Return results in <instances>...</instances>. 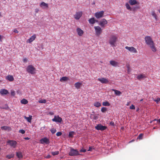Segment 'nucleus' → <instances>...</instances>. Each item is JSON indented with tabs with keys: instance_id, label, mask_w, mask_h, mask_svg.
Wrapping results in <instances>:
<instances>
[{
	"instance_id": "f257e3e1",
	"label": "nucleus",
	"mask_w": 160,
	"mask_h": 160,
	"mask_svg": "<svg viewBox=\"0 0 160 160\" xmlns=\"http://www.w3.org/2000/svg\"><path fill=\"white\" fill-rule=\"evenodd\" d=\"M145 40L146 43L149 46L152 51L154 52H156L157 49L151 38L150 36H146L145 38Z\"/></svg>"
},
{
	"instance_id": "f03ea898",
	"label": "nucleus",
	"mask_w": 160,
	"mask_h": 160,
	"mask_svg": "<svg viewBox=\"0 0 160 160\" xmlns=\"http://www.w3.org/2000/svg\"><path fill=\"white\" fill-rule=\"evenodd\" d=\"M118 38L117 36L115 35H112L110 36L109 42L110 45L112 47L116 46V42L118 40Z\"/></svg>"
},
{
	"instance_id": "7ed1b4c3",
	"label": "nucleus",
	"mask_w": 160,
	"mask_h": 160,
	"mask_svg": "<svg viewBox=\"0 0 160 160\" xmlns=\"http://www.w3.org/2000/svg\"><path fill=\"white\" fill-rule=\"evenodd\" d=\"M35 68L32 65L28 66L26 68L27 71L32 74H34L35 73Z\"/></svg>"
},
{
	"instance_id": "20e7f679",
	"label": "nucleus",
	"mask_w": 160,
	"mask_h": 160,
	"mask_svg": "<svg viewBox=\"0 0 160 160\" xmlns=\"http://www.w3.org/2000/svg\"><path fill=\"white\" fill-rule=\"evenodd\" d=\"M70 156H77L80 155L77 149H74L72 148H70V150L69 153Z\"/></svg>"
},
{
	"instance_id": "39448f33",
	"label": "nucleus",
	"mask_w": 160,
	"mask_h": 160,
	"mask_svg": "<svg viewBox=\"0 0 160 160\" xmlns=\"http://www.w3.org/2000/svg\"><path fill=\"white\" fill-rule=\"evenodd\" d=\"M94 28L96 35L99 36L102 32L101 28L99 26H94Z\"/></svg>"
},
{
	"instance_id": "423d86ee",
	"label": "nucleus",
	"mask_w": 160,
	"mask_h": 160,
	"mask_svg": "<svg viewBox=\"0 0 160 160\" xmlns=\"http://www.w3.org/2000/svg\"><path fill=\"white\" fill-rule=\"evenodd\" d=\"M7 143H8L10 146L14 148L16 147L17 144V142L13 140H8L7 141Z\"/></svg>"
},
{
	"instance_id": "0eeeda50",
	"label": "nucleus",
	"mask_w": 160,
	"mask_h": 160,
	"mask_svg": "<svg viewBox=\"0 0 160 160\" xmlns=\"http://www.w3.org/2000/svg\"><path fill=\"white\" fill-rule=\"evenodd\" d=\"M125 48L126 49H127L131 52L134 53L137 52V50L135 48L133 47H129L128 46H126L125 47Z\"/></svg>"
},
{
	"instance_id": "6e6552de",
	"label": "nucleus",
	"mask_w": 160,
	"mask_h": 160,
	"mask_svg": "<svg viewBox=\"0 0 160 160\" xmlns=\"http://www.w3.org/2000/svg\"><path fill=\"white\" fill-rule=\"evenodd\" d=\"M107 128V127L102 126L101 124H98L95 127V128L98 130L104 131Z\"/></svg>"
},
{
	"instance_id": "1a4fd4ad",
	"label": "nucleus",
	"mask_w": 160,
	"mask_h": 160,
	"mask_svg": "<svg viewBox=\"0 0 160 160\" xmlns=\"http://www.w3.org/2000/svg\"><path fill=\"white\" fill-rule=\"evenodd\" d=\"M82 14V11H80L76 12L74 15V18L76 20H79L81 17Z\"/></svg>"
},
{
	"instance_id": "9d476101",
	"label": "nucleus",
	"mask_w": 160,
	"mask_h": 160,
	"mask_svg": "<svg viewBox=\"0 0 160 160\" xmlns=\"http://www.w3.org/2000/svg\"><path fill=\"white\" fill-rule=\"evenodd\" d=\"M104 11H101L99 12H96L95 14V16L97 18H99L103 17L104 14Z\"/></svg>"
},
{
	"instance_id": "9b49d317",
	"label": "nucleus",
	"mask_w": 160,
	"mask_h": 160,
	"mask_svg": "<svg viewBox=\"0 0 160 160\" xmlns=\"http://www.w3.org/2000/svg\"><path fill=\"white\" fill-rule=\"evenodd\" d=\"M107 23L108 22L105 19H103L99 21V24L102 27L104 28L105 27V25L107 24Z\"/></svg>"
},
{
	"instance_id": "f8f14e48",
	"label": "nucleus",
	"mask_w": 160,
	"mask_h": 160,
	"mask_svg": "<svg viewBox=\"0 0 160 160\" xmlns=\"http://www.w3.org/2000/svg\"><path fill=\"white\" fill-rule=\"evenodd\" d=\"M52 121L56 122H61L62 119L58 116H55L54 118L52 119Z\"/></svg>"
},
{
	"instance_id": "ddd939ff",
	"label": "nucleus",
	"mask_w": 160,
	"mask_h": 160,
	"mask_svg": "<svg viewBox=\"0 0 160 160\" xmlns=\"http://www.w3.org/2000/svg\"><path fill=\"white\" fill-rule=\"evenodd\" d=\"M40 141L41 143L42 144L44 143L48 144L50 143L49 139L46 137L42 138Z\"/></svg>"
},
{
	"instance_id": "4468645a",
	"label": "nucleus",
	"mask_w": 160,
	"mask_h": 160,
	"mask_svg": "<svg viewBox=\"0 0 160 160\" xmlns=\"http://www.w3.org/2000/svg\"><path fill=\"white\" fill-rule=\"evenodd\" d=\"M109 62L110 64L113 67H116L119 66V63L115 60H111Z\"/></svg>"
},
{
	"instance_id": "2eb2a0df",
	"label": "nucleus",
	"mask_w": 160,
	"mask_h": 160,
	"mask_svg": "<svg viewBox=\"0 0 160 160\" xmlns=\"http://www.w3.org/2000/svg\"><path fill=\"white\" fill-rule=\"evenodd\" d=\"M76 32L78 34V35L80 36H82L84 32L80 28H77L76 29Z\"/></svg>"
},
{
	"instance_id": "dca6fc26",
	"label": "nucleus",
	"mask_w": 160,
	"mask_h": 160,
	"mask_svg": "<svg viewBox=\"0 0 160 160\" xmlns=\"http://www.w3.org/2000/svg\"><path fill=\"white\" fill-rule=\"evenodd\" d=\"M98 80L102 83H107L109 82L108 79L104 78H98Z\"/></svg>"
},
{
	"instance_id": "f3484780",
	"label": "nucleus",
	"mask_w": 160,
	"mask_h": 160,
	"mask_svg": "<svg viewBox=\"0 0 160 160\" xmlns=\"http://www.w3.org/2000/svg\"><path fill=\"white\" fill-rule=\"evenodd\" d=\"M36 38V35L35 34H34L32 36H31L29 39H28L27 42L31 43L33 41H34Z\"/></svg>"
},
{
	"instance_id": "a211bd4d",
	"label": "nucleus",
	"mask_w": 160,
	"mask_h": 160,
	"mask_svg": "<svg viewBox=\"0 0 160 160\" xmlns=\"http://www.w3.org/2000/svg\"><path fill=\"white\" fill-rule=\"evenodd\" d=\"M88 22L90 24H93L96 22H98V21L96 20L94 18H92L88 20Z\"/></svg>"
},
{
	"instance_id": "6ab92c4d",
	"label": "nucleus",
	"mask_w": 160,
	"mask_h": 160,
	"mask_svg": "<svg viewBox=\"0 0 160 160\" xmlns=\"http://www.w3.org/2000/svg\"><path fill=\"white\" fill-rule=\"evenodd\" d=\"M40 6L41 8H48V4L45 3L43 2H42L40 4Z\"/></svg>"
},
{
	"instance_id": "aec40b11",
	"label": "nucleus",
	"mask_w": 160,
	"mask_h": 160,
	"mask_svg": "<svg viewBox=\"0 0 160 160\" xmlns=\"http://www.w3.org/2000/svg\"><path fill=\"white\" fill-rule=\"evenodd\" d=\"M147 76L145 74H141L137 76V78L138 80H140L142 79L145 78Z\"/></svg>"
},
{
	"instance_id": "412c9836",
	"label": "nucleus",
	"mask_w": 160,
	"mask_h": 160,
	"mask_svg": "<svg viewBox=\"0 0 160 160\" xmlns=\"http://www.w3.org/2000/svg\"><path fill=\"white\" fill-rule=\"evenodd\" d=\"M8 93V92L7 90L4 89H1L0 91V93L2 95H6Z\"/></svg>"
},
{
	"instance_id": "4be33fe9",
	"label": "nucleus",
	"mask_w": 160,
	"mask_h": 160,
	"mask_svg": "<svg viewBox=\"0 0 160 160\" xmlns=\"http://www.w3.org/2000/svg\"><path fill=\"white\" fill-rule=\"evenodd\" d=\"M129 3L131 5H134L136 4H139V3L136 0H130L128 1Z\"/></svg>"
},
{
	"instance_id": "5701e85b",
	"label": "nucleus",
	"mask_w": 160,
	"mask_h": 160,
	"mask_svg": "<svg viewBox=\"0 0 160 160\" xmlns=\"http://www.w3.org/2000/svg\"><path fill=\"white\" fill-rule=\"evenodd\" d=\"M7 80H8L10 82L13 81L14 80V78L12 75H8L6 78Z\"/></svg>"
},
{
	"instance_id": "b1692460",
	"label": "nucleus",
	"mask_w": 160,
	"mask_h": 160,
	"mask_svg": "<svg viewBox=\"0 0 160 160\" xmlns=\"http://www.w3.org/2000/svg\"><path fill=\"white\" fill-rule=\"evenodd\" d=\"M112 90L114 92L115 94L116 95L119 96L120 95L122 94V92L113 89H112Z\"/></svg>"
},
{
	"instance_id": "393cba45",
	"label": "nucleus",
	"mask_w": 160,
	"mask_h": 160,
	"mask_svg": "<svg viewBox=\"0 0 160 160\" xmlns=\"http://www.w3.org/2000/svg\"><path fill=\"white\" fill-rule=\"evenodd\" d=\"M16 156L19 159H20L22 158L23 156L22 154V153L21 152H16Z\"/></svg>"
},
{
	"instance_id": "a878e982",
	"label": "nucleus",
	"mask_w": 160,
	"mask_h": 160,
	"mask_svg": "<svg viewBox=\"0 0 160 160\" xmlns=\"http://www.w3.org/2000/svg\"><path fill=\"white\" fill-rule=\"evenodd\" d=\"M69 80V78L68 77H63L62 78H61L60 81L61 82H62L63 81H67Z\"/></svg>"
},
{
	"instance_id": "bb28decb",
	"label": "nucleus",
	"mask_w": 160,
	"mask_h": 160,
	"mask_svg": "<svg viewBox=\"0 0 160 160\" xmlns=\"http://www.w3.org/2000/svg\"><path fill=\"white\" fill-rule=\"evenodd\" d=\"M82 83H81L79 82H77L75 83L74 85L76 88L78 89L80 88L81 86L82 85Z\"/></svg>"
},
{
	"instance_id": "cd10ccee",
	"label": "nucleus",
	"mask_w": 160,
	"mask_h": 160,
	"mask_svg": "<svg viewBox=\"0 0 160 160\" xmlns=\"http://www.w3.org/2000/svg\"><path fill=\"white\" fill-rule=\"evenodd\" d=\"M25 119H26L28 122H31V120L32 119V116L30 115L29 117H27L25 116L24 117Z\"/></svg>"
},
{
	"instance_id": "c85d7f7f",
	"label": "nucleus",
	"mask_w": 160,
	"mask_h": 160,
	"mask_svg": "<svg viewBox=\"0 0 160 160\" xmlns=\"http://www.w3.org/2000/svg\"><path fill=\"white\" fill-rule=\"evenodd\" d=\"M28 101L25 99H23L21 101V103L22 104H26L28 103Z\"/></svg>"
},
{
	"instance_id": "c756f323",
	"label": "nucleus",
	"mask_w": 160,
	"mask_h": 160,
	"mask_svg": "<svg viewBox=\"0 0 160 160\" xmlns=\"http://www.w3.org/2000/svg\"><path fill=\"white\" fill-rule=\"evenodd\" d=\"M152 15L154 17L155 20L157 21V16L154 11H153L152 12Z\"/></svg>"
},
{
	"instance_id": "7c9ffc66",
	"label": "nucleus",
	"mask_w": 160,
	"mask_h": 160,
	"mask_svg": "<svg viewBox=\"0 0 160 160\" xmlns=\"http://www.w3.org/2000/svg\"><path fill=\"white\" fill-rule=\"evenodd\" d=\"M94 105L96 107H99L101 106V104L99 102H96L94 103Z\"/></svg>"
},
{
	"instance_id": "2f4dec72",
	"label": "nucleus",
	"mask_w": 160,
	"mask_h": 160,
	"mask_svg": "<svg viewBox=\"0 0 160 160\" xmlns=\"http://www.w3.org/2000/svg\"><path fill=\"white\" fill-rule=\"evenodd\" d=\"M14 156V154H11L10 155H8L6 156V157L8 159H10L11 158H13Z\"/></svg>"
},
{
	"instance_id": "473e14b6",
	"label": "nucleus",
	"mask_w": 160,
	"mask_h": 160,
	"mask_svg": "<svg viewBox=\"0 0 160 160\" xmlns=\"http://www.w3.org/2000/svg\"><path fill=\"white\" fill-rule=\"evenodd\" d=\"M102 105L104 106H109L110 104L108 102L106 101L102 102Z\"/></svg>"
},
{
	"instance_id": "72a5a7b5",
	"label": "nucleus",
	"mask_w": 160,
	"mask_h": 160,
	"mask_svg": "<svg viewBox=\"0 0 160 160\" xmlns=\"http://www.w3.org/2000/svg\"><path fill=\"white\" fill-rule=\"evenodd\" d=\"M126 7V8L130 11L132 10V8L130 6L129 4L128 3H126L125 5Z\"/></svg>"
},
{
	"instance_id": "f704fd0d",
	"label": "nucleus",
	"mask_w": 160,
	"mask_h": 160,
	"mask_svg": "<svg viewBox=\"0 0 160 160\" xmlns=\"http://www.w3.org/2000/svg\"><path fill=\"white\" fill-rule=\"evenodd\" d=\"M1 128L2 130H7L8 129H9L10 128L8 126H2L1 127Z\"/></svg>"
},
{
	"instance_id": "c9c22d12",
	"label": "nucleus",
	"mask_w": 160,
	"mask_h": 160,
	"mask_svg": "<svg viewBox=\"0 0 160 160\" xmlns=\"http://www.w3.org/2000/svg\"><path fill=\"white\" fill-rule=\"evenodd\" d=\"M74 132L73 131L70 132L68 134L69 137L72 138L73 137V135L74 134Z\"/></svg>"
},
{
	"instance_id": "e433bc0d",
	"label": "nucleus",
	"mask_w": 160,
	"mask_h": 160,
	"mask_svg": "<svg viewBox=\"0 0 160 160\" xmlns=\"http://www.w3.org/2000/svg\"><path fill=\"white\" fill-rule=\"evenodd\" d=\"M59 151H58L52 152H51L52 155H53V156L58 155L59 154Z\"/></svg>"
},
{
	"instance_id": "4c0bfd02",
	"label": "nucleus",
	"mask_w": 160,
	"mask_h": 160,
	"mask_svg": "<svg viewBox=\"0 0 160 160\" xmlns=\"http://www.w3.org/2000/svg\"><path fill=\"white\" fill-rule=\"evenodd\" d=\"M127 68L128 73H130V72H131L130 68L129 65V64L127 65Z\"/></svg>"
},
{
	"instance_id": "58836bf2",
	"label": "nucleus",
	"mask_w": 160,
	"mask_h": 160,
	"mask_svg": "<svg viewBox=\"0 0 160 160\" xmlns=\"http://www.w3.org/2000/svg\"><path fill=\"white\" fill-rule=\"evenodd\" d=\"M107 108L106 107H104L102 108L101 109V111L102 112H106L107 111Z\"/></svg>"
},
{
	"instance_id": "ea45409f",
	"label": "nucleus",
	"mask_w": 160,
	"mask_h": 160,
	"mask_svg": "<svg viewBox=\"0 0 160 160\" xmlns=\"http://www.w3.org/2000/svg\"><path fill=\"white\" fill-rule=\"evenodd\" d=\"M50 131L52 134H54L57 131L56 129L54 128H52L51 129Z\"/></svg>"
},
{
	"instance_id": "a19ab883",
	"label": "nucleus",
	"mask_w": 160,
	"mask_h": 160,
	"mask_svg": "<svg viewBox=\"0 0 160 160\" xmlns=\"http://www.w3.org/2000/svg\"><path fill=\"white\" fill-rule=\"evenodd\" d=\"M156 121H157V123H159V124H160V119H159L157 120L156 119H155L153 120L152 121H151V123L152 122H153L154 123H155V122Z\"/></svg>"
},
{
	"instance_id": "79ce46f5",
	"label": "nucleus",
	"mask_w": 160,
	"mask_h": 160,
	"mask_svg": "<svg viewBox=\"0 0 160 160\" xmlns=\"http://www.w3.org/2000/svg\"><path fill=\"white\" fill-rule=\"evenodd\" d=\"M40 103H46V100L45 99H42V100H40L39 101H38Z\"/></svg>"
},
{
	"instance_id": "37998d69",
	"label": "nucleus",
	"mask_w": 160,
	"mask_h": 160,
	"mask_svg": "<svg viewBox=\"0 0 160 160\" xmlns=\"http://www.w3.org/2000/svg\"><path fill=\"white\" fill-rule=\"evenodd\" d=\"M143 135V134L140 133L138 136V138L139 139H142V138Z\"/></svg>"
},
{
	"instance_id": "c03bdc74",
	"label": "nucleus",
	"mask_w": 160,
	"mask_h": 160,
	"mask_svg": "<svg viewBox=\"0 0 160 160\" xmlns=\"http://www.w3.org/2000/svg\"><path fill=\"white\" fill-rule=\"evenodd\" d=\"M19 133H21L22 134H23L25 133V131L23 129H20L19 131Z\"/></svg>"
},
{
	"instance_id": "a18cd8bd",
	"label": "nucleus",
	"mask_w": 160,
	"mask_h": 160,
	"mask_svg": "<svg viewBox=\"0 0 160 160\" xmlns=\"http://www.w3.org/2000/svg\"><path fill=\"white\" fill-rule=\"evenodd\" d=\"M130 109H135V106L133 105L132 104L131 106L130 107Z\"/></svg>"
},
{
	"instance_id": "49530a36",
	"label": "nucleus",
	"mask_w": 160,
	"mask_h": 160,
	"mask_svg": "<svg viewBox=\"0 0 160 160\" xmlns=\"http://www.w3.org/2000/svg\"><path fill=\"white\" fill-rule=\"evenodd\" d=\"M92 117H93V118L94 119H97L98 118V117L97 116H96V115H92L91 116Z\"/></svg>"
},
{
	"instance_id": "de8ad7c7",
	"label": "nucleus",
	"mask_w": 160,
	"mask_h": 160,
	"mask_svg": "<svg viewBox=\"0 0 160 160\" xmlns=\"http://www.w3.org/2000/svg\"><path fill=\"white\" fill-rule=\"evenodd\" d=\"M11 95L14 96L15 95V91L14 90H12L11 91Z\"/></svg>"
},
{
	"instance_id": "09e8293b",
	"label": "nucleus",
	"mask_w": 160,
	"mask_h": 160,
	"mask_svg": "<svg viewBox=\"0 0 160 160\" xmlns=\"http://www.w3.org/2000/svg\"><path fill=\"white\" fill-rule=\"evenodd\" d=\"M62 134V133L61 132H58L56 133V135L57 136H59L61 135Z\"/></svg>"
},
{
	"instance_id": "8fccbe9b",
	"label": "nucleus",
	"mask_w": 160,
	"mask_h": 160,
	"mask_svg": "<svg viewBox=\"0 0 160 160\" xmlns=\"http://www.w3.org/2000/svg\"><path fill=\"white\" fill-rule=\"evenodd\" d=\"M154 101H155L157 103H158V102L160 101V98H158L157 99L154 100Z\"/></svg>"
},
{
	"instance_id": "3c124183",
	"label": "nucleus",
	"mask_w": 160,
	"mask_h": 160,
	"mask_svg": "<svg viewBox=\"0 0 160 160\" xmlns=\"http://www.w3.org/2000/svg\"><path fill=\"white\" fill-rule=\"evenodd\" d=\"M80 152H85L86 151V149H82L80 150Z\"/></svg>"
},
{
	"instance_id": "603ef678",
	"label": "nucleus",
	"mask_w": 160,
	"mask_h": 160,
	"mask_svg": "<svg viewBox=\"0 0 160 160\" xmlns=\"http://www.w3.org/2000/svg\"><path fill=\"white\" fill-rule=\"evenodd\" d=\"M39 11V9L38 8H36L35 10V12L36 13H37Z\"/></svg>"
},
{
	"instance_id": "864d4df0",
	"label": "nucleus",
	"mask_w": 160,
	"mask_h": 160,
	"mask_svg": "<svg viewBox=\"0 0 160 160\" xmlns=\"http://www.w3.org/2000/svg\"><path fill=\"white\" fill-rule=\"evenodd\" d=\"M23 61L24 62H27V59L26 58H24L23 60Z\"/></svg>"
},
{
	"instance_id": "5fc2aeb1",
	"label": "nucleus",
	"mask_w": 160,
	"mask_h": 160,
	"mask_svg": "<svg viewBox=\"0 0 160 160\" xmlns=\"http://www.w3.org/2000/svg\"><path fill=\"white\" fill-rule=\"evenodd\" d=\"M13 32L16 33H18V32L16 29H15L14 30Z\"/></svg>"
},
{
	"instance_id": "6e6d98bb",
	"label": "nucleus",
	"mask_w": 160,
	"mask_h": 160,
	"mask_svg": "<svg viewBox=\"0 0 160 160\" xmlns=\"http://www.w3.org/2000/svg\"><path fill=\"white\" fill-rule=\"evenodd\" d=\"M110 124L112 126H114V123L113 122H110Z\"/></svg>"
},
{
	"instance_id": "4d7b16f0",
	"label": "nucleus",
	"mask_w": 160,
	"mask_h": 160,
	"mask_svg": "<svg viewBox=\"0 0 160 160\" xmlns=\"http://www.w3.org/2000/svg\"><path fill=\"white\" fill-rule=\"evenodd\" d=\"M92 148L91 147H89V149L88 150V151H92Z\"/></svg>"
},
{
	"instance_id": "13d9d810",
	"label": "nucleus",
	"mask_w": 160,
	"mask_h": 160,
	"mask_svg": "<svg viewBox=\"0 0 160 160\" xmlns=\"http://www.w3.org/2000/svg\"><path fill=\"white\" fill-rule=\"evenodd\" d=\"M24 139L25 140H29V138L28 137H26L24 138Z\"/></svg>"
},
{
	"instance_id": "bf43d9fd",
	"label": "nucleus",
	"mask_w": 160,
	"mask_h": 160,
	"mask_svg": "<svg viewBox=\"0 0 160 160\" xmlns=\"http://www.w3.org/2000/svg\"><path fill=\"white\" fill-rule=\"evenodd\" d=\"M50 157V155H49V156H47V158H49Z\"/></svg>"
},
{
	"instance_id": "052dcab7",
	"label": "nucleus",
	"mask_w": 160,
	"mask_h": 160,
	"mask_svg": "<svg viewBox=\"0 0 160 160\" xmlns=\"http://www.w3.org/2000/svg\"><path fill=\"white\" fill-rule=\"evenodd\" d=\"M139 110V108H138L137 109V111H138V110Z\"/></svg>"
},
{
	"instance_id": "680f3d73",
	"label": "nucleus",
	"mask_w": 160,
	"mask_h": 160,
	"mask_svg": "<svg viewBox=\"0 0 160 160\" xmlns=\"http://www.w3.org/2000/svg\"><path fill=\"white\" fill-rule=\"evenodd\" d=\"M2 38V36L0 35V39H1Z\"/></svg>"
},
{
	"instance_id": "e2e57ef3",
	"label": "nucleus",
	"mask_w": 160,
	"mask_h": 160,
	"mask_svg": "<svg viewBox=\"0 0 160 160\" xmlns=\"http://www.w3.org/2000/svg\"><path fill=\"white\" fill-rule=\"evenodd\" d=\"M158 11L159 12V13H160V9H159V10H158Z\"/></svg>"
},
{
	"instance_id": "0e129e2a",
	"label": "nucleus",
	"mask_w": 160,
	"mask_h": 160,
	"mask_svg": "<svg viewBox=\"0 0 160 160\" xmlns=\"http://www.w3.org/2000/svg\"><path fill=\"white\" fill-rule=\"evenodd\" d=\"M143 100V99H142L140 100V101H142Z\"/></svg>"
},
{
	"instance_id": "69168bd1",
	"label": "nucleus",
	"mask_w": 160,
	"mask_h": 160,
	"mask_svg": "<svg viewBox=\"0 0 160 160\" xmlns=\"http://www.w3.org/2000/svg\"><path fill=\"white\" fill-rule=\"evenodd\" d=\"M128 104H127V105H128Z\"/></svg>"
}]
</instances>
